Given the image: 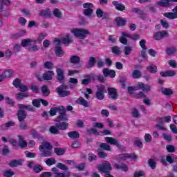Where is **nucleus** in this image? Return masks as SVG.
Returning a JSON list of instances; mask_svg holds the SVG:
<instances>
[{
	"mask_svg": "<svg viewBox=\"0 0 177 177\" xmlns=\"http://www.w3.org/2000/svg\"><path fill=\"white\" fill-rule=\"evenodd\" d=\"M170 2H177V0H160L157 2V5L161 8H169L171 6Z\"/></svg>",
	"mask_w": 177,
	"mask_h": 177,
	"instance_id": "obj_16",
	"label": "nucleus"
},
{
	"mask_svg": "<svg viewBox=\"0 0 177 177\" xmlns=\"http://www.w3.org/2000/svg\"><path fill=\"white\" fill-rule=\"evenodd\" d=\"M46 164L48 167H52V165H55L56 164V159L55 158H50L46 160Z\"/></svg>",
	"mask_w": 177,
	"mask_h": 177,
	"instance_id": "obj_51",
	"label": "nucleus"
},
{
	"mask_svg": "<svg viewBox=\"0 0 177 177\" xmlns=\"http://www.w3.org/2000/svg\"><path fill=\"white\" fill-rule=\"evenodd\" d=\"M57 73V80L59 81V84H63L66 77H64V71L60 68H56Z\"/></svg>",
	"mask_w": 177,
	"mask_h": 177,
	"instance_id": "obj_11",
	"label": "nucleus"
},
{
	"mask_svg": "<svg viewBox=\"0 0 177 177\" xmlns=\"http://www.w3.org/2000/svg\"><path fill=\"white\" fill-rule=\"evenodd\" d=\"M59 128H57V126H51L49 128V131L50 132V133H52L53 135H59Z\"/></svg>",
	"mask_w": 177,
	"mask_h": 177,
	"instance_id": "obj_45",
	"label": "nucleus"
},
{
	"mask_svg": "<svg viewBox=\"0 0 177 177\" xmlns=\"http://www.w3.org/2000/svg\"><path fill=\"white\" fill-rule=\"evenodd\" d=\"M18 138H19V147L21 149H24L25 147H27V141L26 140H24V138H23V136H18Z\"/></svg>",
	"mask_w": 177,
	"mask_h": 177,
	"instance_id": "obj_28",
	"label": "nucleus"
},
{
	"mask_svg": "<svg viewBox=\"0 0 177 177\" xmlns=\"http://www.w3.org/2000/svg\"><path fill=\"white\" fill-rule=\"evenodd\" d=\"M122 35L126 37V38H130V39H133V41H138L140 37L139 35H129L127 34V32H122Z\"/></svg>",
	"mask_w": 177,
	"mask_h": 177,
	"instance_id": "obj_29",
	"label": "nucleus"
},
{
	"mask_svg": "<svg viewBox=\"0 0 177 177\" xmlns=\"http://www.w3.org/2000/svg\"><path fill=\"white\" fill-rule=\"evenodd\" d=\"M54 51L57 57H63L66 54L62 46H55Z\"/></svg>",
	"mask_w": 177,
	"mask_h": 177,
	"instance_id": "obj_20",
	"label": "nucleus"
},
{
	"mask_svg": "<svg viewBox=\"0 0 177 177\" xmlns=\"http://www.w3.org/2000/svg\"><path fill=\"white\" fill-rule=\"evenodd\" d=\"M5 100L6 101V104L10 105V107H15V102L12 100V98L6 97Z\"/></svg>",
	"mask_w": 177,
	"mask_h": 177,
	"instance_id": "obj_57",
	"label": "nucleus"
},
{
	"mask_svg": "<svg viewBox=\"0 0 177 177\" xmlns=\"http://www.w3.org/2000/svg\"><path fill=\"white\" fill-rule=\"evenodd\" d=\"M54 64L52 62H46L44 64V68H46L47 70H52L53 68Z\"/></svg>",
	"mask_w": 177,
	"mask_h": 177,
	"instance_id": "obj_55",
	"label": "nucleus"
},
{
	"mask_svg": "<svg viewBox=\"0 0 177 177\" xmlns=\"http://www.w3.org/2000/svg\"><path fill=\"white\" fill-rule=\"evenodd\" d=\"M66 150L62 148L56 147L54 148V153L57 154V156H63L66 153Z\"/></svg>",
	"mask_w": 177,
	"mask_h": 177,
	"instance_id": "obj_42",
	"label": "nucleus"
},
{
	"mask_svg": "<svg viewBox=\"0 0 177 177\" xmlns=\"http://www.w3.org/2000/svg\"><path fill=\"white\" fill-rule=\"evenodd\" d=\"M132 77L135 80H138V78H140V77H142V73H140L139 70L136 69L133 71Z\"/></svg>",
	"mask_w": 177,
	"mask_h": 177,
	"instance_id": "obj_52",
	"label": "nucleus"
},
{
	"mask_svg": "<svg viewBox=\"0 0 177 177\" xmlns=\"http://www.w3.org/2000/svg\"><path fill=\"white\" fill-rule=\"evenodd\" d=\"M160 162L164 167H168L169 164H174L175 162V155L169 154L167 156H162L160 157Z\"/></svg>",
	"mask_w": 177,
	"mask_h": 177,
	"instance_id": "obj_4",
	"label": "nucleus"
},
{
	"mask_svg": "<svg viewBox=\"0 0 177 177\" xmlns=\"http://www.w3.org/2000/svg\"><path fill=\"white\" fill-rule=\"evenodd\" d=\"M71 32L76 38H79V39H85L86 35H91V32L84 28H75L71 30Z\"/></svg>",
	"mask_w": 177,
	"mask_h": 177,
	"instance_id": "obj_1",
	"label": "nucleus"
},
{
	"mask_svg": "<svg viewBox=\"0 0 177 177\" xmlns=\"http://www.w3.org/2000/svg\"><path fill=\"white\" fill-rule=\"evenodd\" d=\"M162 93L165 96H171V95H174V91L169 88H162Z\"/></svg>",
	"mask_w": 177,
	"mask_h": 177,
	"instance_id": "obj_41",
	"label": "nucleus"
},
{
	"mask_svg": "<svg viewBox=\"0 0 177 177\" xmlns=\"http://www.w3.org/2000/svg\"><path fill=\"white\" fill-rule=\"evenodd\" d=\"M104 140L106 143H109V145H113V146H116V147H118V149H120L121 151H125V147L120 144V142H118V141L115 138L113 137H105Z\"/></svg>",
	"mask_w": 177,
	"mask_h": 177,
	"instance_id": "obj_5",
	"label": "nucleus"
},
{
	"mask_svg": "<svg viewBox=\"0 0 177 177\" xmlns=\"http://www.w3.org/2000/svg\"><path fill=\"white\" fill-rule=\"evenodd\" d=\"M120 160H127L130 158L131 160H136L138 156L135 153H122L120 155Z\"/></svg>",
	"mask_w": 177,
	"mask_h": 177,
	"instance_id": "obj_19",
	"label": "nucleus"
},
{
	"mask_svg": "<svg viewBox=\"0 0 177 177\" xmlns=\"http://www.w3.org/2000/svg\"><path fill=\"white\" fill-rule=\"evenodd\" d=\"M97 151L100 158H106V157H107V153H106L104 151H102L100 149H97Z\"/></svg>",
	"mask_w": 177,
	"mask_h": 177,
	"instance_id": "obj_54",
	"label": "nucleus"
},
{
	"mask_svg": "<svg viewBox=\"0 0 177 177\" xmlns=\"http://www.w3.org/2000/svg\"><path fill=\"white\" fill-rule=\"evenodd\" d=\"M62 109V106L53 107L49 111V114L51 117H55L57 113H59Z\"/></svg>",
	"mask_w": 177,
	"mask_h": 177,
	"instance_id": "obj_31",
	"label": "nucleus"
},
{
	"mask_svg": "<svg viewBox=\"0 0 177 177\" xmlns=\"http://www.w3.org/2000/svg\"><path fill=\"white\" fill-rule=\"evenodd\" d=\"M18 107L19 109H24L25 110H28V111H30L32 113H35V108H34V106H32V105H26V104H19L18 105Z\"/></svg>",
	"mask_w": 177,
	"mask_h": 177,
	"instance_id": "obj_26",
	"label": "nucleus"
},
{
	"mask_svg": "<svg viewBox=\"0 0 177 177\" xmlns=\"http://www.w3.org/2000/svg\"><path fill=\"white\" fill-rule=\"evenodd\" d=\"M166 150L168 153H175L176 148L174 145H166Z\"/></svg>",
	"mask_w": 177,
	"mask_h": 177,
	"instance_id": "obj_53",
	"label": "nucleus"
},
{
	"mask_svg": "<svg viewBox=\"0 0 177 177\" xmlns=\"http://www.w3.org/2000/svg\"><path fill=\"white\" fill-rule=\"evenodd\" d=\"M41 92L44 96H49L50 95V91L48 89V86L46 85L41 86Z\"/></svg>",
	"mask_w": 177,
	"mask_h": 177,
	"instance_id": "obj_50",
	"label": "nucleus"
},
{
	"mask_svg": "<svg viewBox=\"0 0 177 177\" xmlns=\"http://www.w3.org/2000/svg\"><path fill=\"white\" fill-rule=\"evenodd\" d=\"M115 169H122L124 172H127L129 169L128 166L125 164H123L122 166L118 164H115Z\"/></svg>",
	"mask_w": 177,
	"mask_h": 177,
	"instance_id": "obj_48",
	"label": "nucleus"
},
{
	"mask_svg": "<svg viewBox=\"0 0 177 177\" xmlns=\"http://www.w3.org/2000/svg\"><path fill=\"white\" fill-rule=\"evenodd\" d=\"M99 136H106L107 135H111V131L109 129H104L102 131H99Z\"/></svg>",
	"mask_w": 177,
	"mask_h": 177,
	"instance_id": "obj_62",
	"label": "nucleus"
},
{
	"mask_svg": "<svg viewBox=\"0 0 177 177\" xmlns=\"http://www.w3.org/2000/svg\"><path fill=\"white\" fill-rule=\"evenodd\" d=\"M96 64V59L93 57H91L88 62V68H92Z\"/></svg>",
	"mask_w": 177,
	"mask_h": 177,
	"instance_id": "obj_47",
	"label": "nucleus"
},
{
	"mask_svg": "<svg viewBox=\"0 0 177 177\" xmlns=\"http://www.w3.org/2000/svg\"><path fill=\"white\" fill-rule=\"evenodd\" d=\"M112 53L116 56H120L121 55V48L118 46H113L111 48Z\"/></svg>",
	"mask_w": 177,
	"mask_h": 177,
	"instance_id": "obj_49",
	"label": "nucleus"
},
{
	"mask_svg": "<svg viewBox=\"0 0 177 177\" xmlns=\"http://www.w3.org/2000/svg\"><path fill=\"white\" fill-rule=\"evenodd\" d=\"M41 171H44V167L41 165H35L33 166V172L35 174H39V172H41Z\"/></svg>",
	"mask_w": 177,
	"mask_h": 177,
	"instance_id": "obj_46",
	"label": "nucleus"
},
{
	"mask_svg": "<svg viewBox=\"0 0 177 177\" xmlns=\"http://www.w3.org/2000/svg\"><path fill=\"white\" fill-rule=\"evenodd\" d=\"M169 37V33L167 30H161L153 33V38L155 41H161L163 38Z\"/></svg>",
	"mask_w": 177,
	"mask_h": 177,
	"instance_id": "obj_8",
	"label": "nucleus"
},
{
	"mask_svg": "<svg viewBox=\"0 0 177 177\" xmlns=\"http://www.w3.org/2000/svg\"><path fill=\"white\" fill-rule=\"evenodd\" d=\"M115 21L116 24V26L118 27H124V26H127V21L125 19L121 18L120 17H116L115 19Z\"/></svg>",
	"mask_w": 177,
	"mask_h": 177,
	"instance_id": "obj_22",
	"label": "nucleus"
},
{
	"mask_svg": "<svg viewBox=\"0 0 177 177\" xmlns=\"http://www.w3.org/2000/svg\"><path fill=\"white\" fill-rule=\"evenodd\" d=\"M15 122L10 120L6 123H4L0 126L1 131H8L11 127H15Z\"/></svg>",
	"mask_w": 177,
	"mask_h": 177,
	"instance_id": "obj_18",
	"label": "nucleus"
},
{
	"mask_svg": "<svg viewBox=\"0 0 177 177\" xmlns=\"http://www.w3.org/2000/svg\"><path fill=\"white\" fill-rule=\"evenodd\" d=\"M59 115L57 117V121L60 122H66L68 121V118L67 117V113H66V108L64 106H61V109L59 111Z\"/></svg>",
	"mask_w": 177,
	"mask_h": 177,
	"instance_id": "obj_9",
	"label": "nucleus"
},
{
	"mask_svg": "<svg viewBox=\"0 0 177 177\" xmlns=\"http://www.w3.org/2000/svg\"><path fill=\"white\" fill-rule=\"evenodd\" d=\"M68 136L71 139H78L80 138V133L77 131H70L68 133Z\"/></svg>",
	"mask_w": 177,
	"mask_h": 177,
	"instance_id": "obj_39",
	"label": "nucleus"
},
{
	"mask_svg": "<svg viewBox=\"0 0 177 177\" xmlns=\"http://www.w3.org/2000/svg\"><path fill=\"white\" fill-rule=\"evenodd\" d=\"M17 116L19 122H23L27 118V113H26V111L20 109L17 111Z\"/></svg>",
	"mask_w": 177,
	"mask_h": 177,
	"instance_id": "obj_15",
	"label": "nucleus"
},
{
	"mask_svg": "<svg viewBox=\"0 0 177 177\" xmlns=\"http://www.w3.org/2000/svg\"><path fill=\"white\" fill-rule=\"evenodd\" d=\"M138 91H142V92H150L151 91V86L144 84L143 82H138L137 84Z\"/></svg>",
	"mask_w": 177,
	"mask_h": 177,
	"instance_id": "obj_13",
	"label": "nucleus"
},
{
	"mask_svg": "<svg viewBox=\"0 0 177 177\" xmlns=\"http://www.w3.org/2000/svg\"><path fill=\"white\" fill-rule=\"evenodd\" d=\"M83 14L84 16H87L88 17H91L93 14V4L92 3H84L83 4Z\"/></svg>",
	"mask_w": 177,
	"mask_h": 177,
	"instance_id": "obj_7",
	"label": "nucleus"
},
{
	"mask_svg": "<svg viewBox=\"0 0 177 177\" xmlns=\"http://www.w3.org/2000/svg\"><path fill=\"white\" fill-rule=\"evenodd\" d=\"M76 103H77V104H81V106H84V107H86V108L89 107V102H88V101H86L82 97H79L76 100Z\"/></svg>",
	"mask_w": 177,
	"mask_h": 177,
	"instance_id": "obj_27",
	"label": "nucleus"
},
{
	"mask_svg": "<svg viewBox=\"0 0 177 177\" xmlns=\"http://www.w3.org/2000/svg\"><path fill=\"white\" fill-rule=\"evenodd\" d=\"M66 89H67V86L66 84H61L59 87L56 88L55 91L60 97H66L71 95V91H66Z\"/></svg>",
	"mask_w": 177,
	"mask_h": 177,
	"instance_id": "obj_3",
	"label": "nucleus"
},
{
	"mask_svg": "<svg viewBox=\"0 0 177 177\" xmlns=\"http://www.w3.org/2000/svg\"><path fill=\"white\" fill-rule=\"evenodd\" d=\"M147 71L151 73V74H157V66L154 64L149 65L146 68Z\"/></svg>",
	"mask_w": 177,
	"mask_h": 177,
	"instance_id": "obj_32",
	"label": "nucleus"
},
{
	"mask_svg": "<svg viewBox=\"0 0 177 177\" xmlns=\"http://www.w3.org/2000/svg\"><path fill=\"white\" fill-rule=\"evenodd\" d=\"M123 52L125 55V56H128L129 55H131V53H132V47L131 46H124V49H123Z\"/></svg>",
	"mask_w": 177,
	"mask_h": 177,
	"instance_id": "obj_56",
	"label": "nucleus"
},
{
	"mask_svg": "<svg viewBox=\"0 0 177 177\" xmlns=\"http://www.w3.org/2000/svg\"><path fill=\"white\" fill-rule=\"evenodd\" d=\"M73 39L70 37V35H66L64 38L62 39V42L64 45H70V44H72Z\"/></svg>",
	"mask_w": 177,
	"mask_h": 177,
	"instance_id": "obj_37",
	"label": "nucleus"
},
{
	"mask_svg": "<svg viewBox=\"0 0 177 177\" xmlns=\"http://www.w3.org/2000/svg\"><path fill=\"white\" fill-rule=\"evenodd\" d=\"M13 175H15V172L10 170H6L3 173V176L4 177H12Z\"/></svg>",
	"mask_w": 177,
	"mask_h": 177,
	"instance_id": "obj_63",
	"label": "nucleus"
},
{
	"mask_svg": "<svg viewBox=\"0 0 177 177\" xmlns=\"http://www.w3.org/2000/svg\"><path fill=\"white\" fill-rule=\"evenodd\" d=\"M10 1L9 0H0V12H3L5 6H9Z\"/></svg>",
	"mask_w": 177,
	"mask_h": 177,
	"instance_id": "obj_34",
	"label": "nucleus"
},
{
	"mask_svg": "<svg viewBox=\"0 0 177 177\" xmlns=\"http://www.w3.org/2000/svg\"><path fill=\"white\" fill-rule=\"evenodd\" d=\"M172 12H165L163 16L167 19H170V20H175V19H177V6L174 7Z\"/></svg>",
	"mask_w": 177,
	"mask_h": 177,
	"instance_id": "obj_12",
	"label": "nucleus"
},
{
	"mask_svg": "<svg viewBox=\"0 0 177 177\" xmlns=\"http://www.w3.org/2000/svg\"><path fill=\"white\" fill-rule=\"evenodd\" d=\"M45 149H46L47 150H52V145H50V143L49 142H44L42 145H40L39 147V150H44Z\"/></svg>",
	"mask_w": 177,
	"mask_h": 177,
	"instance_id": "obj_38",
	"label": "nucleus"
},
{
	"mask_svg": "<svg viewBox=\"0 0 177 177\" xmlns=\"http://www.w3.org/2000/svg\"><path fill=\"white\" fill-rule=\"evenodd\" d=\"M68 122H59L56 124V127L59 131H66L68 128Z\"/></svg>",
	"mask_w": 177,
	"mask_h": 177,
	"instance_id": "obj_23",
	"label": "nucleus"
},
{
	"mask_svg": "<svg viewBox=\"0 0 177 177\" xmlns=\"http://www.w3.org/2000/svg\"><path fill=\"white\" fill-rule=\"evenodd\" d=\"M69 62L71 64H78L81 62V58L78 55H73L70 57Z\"/></svg>",
	"mask_w": 177,
	"mask_h": 177,
	"instance_id": "obj_30",
	"label": "nucleus"
},
{
	"mask_svg": "<svg viewBox=\"0 0 177 177\" xmlns=\"http://www.w3.org/2000/svg\"><path fill=\"white\" fill-rule=\"evenodd\" d=\"M41 151V157H52V151L50 149H41L39 150Z\"/></svg>",
	"mask_w": 177,
	"mask_h": 177,
	"instance_id": "obj_36",
	"label": "nucleus"
},
{
	"mask_svg": "<svg viewBox=\"0 0 177 177\" xmlns=\"http://www.w3.org/2000/svg\"><path fill=\"white\" fill-rule=\"evenodd\" d=\"M24 97H28V95L24 93H19L16 95V99L17 100H23Z\"/></svg>",
	"mask_w": 177,
	"mask_h": 177,
	"instance_id": "obj_58",
	"label": "nucleus"
},
{
	"mask_svg": "<svg viewBox=\"0 0 177 177\" xmlns=\"http://www.w3.org/2000/svg\"><path fill=\"white\" fill-rule=\"evenodd\" d=\"M176 51H177V50L175 48H167L166 49V53L169 56H171V55H174V53H176Z\"/></svg>",
	"mask_w": 177,
	"mask_h": 177,
	"instance_id": "obj_64",
	"label": "nucleus"
},
{
	"mask_svg": "<svg viewBox=\"0 0 177 177\" xmlns=\"http://www.w3.org/2000/svg\"><path fill=\"white\" fill-rule=\"evenodd\" d=\"M160 75L161 77H175V75H176V72L174 71H161Z\"/></svg>",
	"mask_w": 177,
	"mask_h": 177,
	"instance_id": "obj_24",
	"label": "nucleus"
},
{
	"mask_svg": "<svg viewBox=\"0 0 177 177\" xmlns=\"http://www.w3.org/2000/svg\"><path fill=\"white\" fill-rule=\"evenodd\" d=\"M19 128L22 131H27V129H30V126H28L26 122H21L19 124Z\"/></svg>",
	"mask_w": 177,
	"mask_h": 177,
	"instance_id": "obj_60",
	"label": "nucleus"
},
{
	"mask_svg": "<svg viewBox=\"0 0 177 177\" xmlns=\"http://www.w3.org/2000/svg\"><path fill=\"white\" fill-rule=\"evenodd\" d=\"M148 165L150 167L151 169H156V168H157V158L149 159Z\"/></svg>",
	"mask_w": 177,
	"mask_h": 177,
	"instance_id": "obj_25",
	"label": "nucleus"
},
{
	"mask_svg": "<svg viewBox=\"0 0 177 177\" xmlns=\"http://www.w3.org/2000/svg\"><path fill=\"white\" fill-rule=\"evenodd\" d=\"M23 162H24V160L21 159L19 160H12L8 165L10 167V168H16V167H19V165H23Z\"/></svg>",
	"mask_w": 177,
	"mask_h": 177,
	"instance_id": "obj_17",
	"label": "nucleus"
},
{
	"mask_svg": "<svg viewBox=\"0 0 177 177\" xmlns=\"http://www.w3.org/2000/svg\"><path fill=\"white\" fill-rule=\"evenodd\" d=\"M2 73L6 78H10L13 75V71L12 70L5 71Z\"/></svg>",
	"mask_w": 177,
	"mask_h": 177,
	"instance_id": "obj_59",
	"label": "nucleus"
},
{
	"mask_svg": "<svg viewBox=\"0 0 177 177\" xmlns=\"http://www.w3.org/2000/svg\"><path fill=\"white\" fill-rule=\"evenodd\" d=\"M30 134L32 135L33 139H37L38 140H41L43 139L42 136H41V134L38 133V132H37V130H35V129H32L30 131Z\"/></svg>",
	"mask_w": 177,
	"mask_h": 177,
	"instance_id": "obj_33",
	"label": "nucleus"
},
{
	"mask_svg": "<svg viewBox=\"0 0 177 177\" xmlns=\"http://www.w3.org/2000/svg\"><path fill=\"white\" fill-rule=\"evenodd\" d=\"M132 96L134 97V99H142V97H146V94L142 91H140L139 93H133Z\"/></svg>",
	"mask_w": 177,
	"mask_h": 177,
	"instance_id": "obj_44",
	"label": "nucleus"
},
{
	"mask_svg": "<svg viewBox=\"0 0 177 177\" xmlns=\"http://www.w3.org/2000/svg\"><path fill=\"white\" fill-rule=\"evenodd\" d=\"M55 75V72L53 71H46L42 76L40 75H37L36 78H37L38 81H52L53 79V76Z\"/></svg>",
	"mask_w": 177,
	"mask_h": 177,
	"instance_id": "obj_2",
	"label": "nucleus"
},
{
	"mask_svg": "<svg viewBox=\"0 0 177 177\" xmlns=\"http://www.w3.org/2000/svg\"><path fill=\"white\" fill-rule=\"evenodd\" d=\"M112 5H113L115 9L118 10V12H124V10H127L125 5L120 3L118 1H113Z\"/></svg>",
	"mask_w": 177,
	"mask_h": 177,
	"instance_id": "obj_14",
	"label": "nucleus"
},
{
	"mask_svg": "<svg viewBox=\"0 0 177 177\" xmlns=\"http://www.w3.org/2000/svg\"><path fill=\"white\" fill-rule=\"evenodd\" d=\"M39 15L42 17H50V10L49 8L46 10H42L40 11Z\"/></svg>",
	"mask_w": 177,
	"mask_h": 177,
	"instance_id": "obj_43",
	"label": "nucleus"
},
{
	"mask_svg": "<svg viewBox=\"0 0 177 177\" xmlns=\"http://www.w3.org/2000/svg\"><path fill=\"white\" fill-rule=\"evenodd\" d=\"M127 91L130 95H133L134 91H138V84L134 86H129L127 87Z\"/></svg>",
	"mask_w": 177,
	"mask_h": 177,
	"instance_id": "obj_61",
	"label": "nucleus"
},
{
	"mask_svg": "<svg viewBox=\"0 0 177 177\" xmlns=\"http://www.w3.org/2000/svg\"><path fill=\"white\" fill-rule=\"evenodd\" d=\"M98 149H100V150H102V151H110V150H111V147H110V145H109L107 143H104V142H101L99 145Z\"/></svg>",
	"mask_w": 177,
	"mask_h": 177,
	"instance_id": "obj_35",
	"label": "nucleus"
},
{
	"mask_svg": "<svg viewBox=\"0 0 177 177\" xmlns=\"http://www.w3.org/2000/svg\"><path fill=\"white\" fill-rule=\"evenodd\" d=\"M107 91L108 95H109V99H111V100H117V99L120 97V94H118L117 88L114 87H109Z\"/></svg>",
	"mask_w": 177,
	"mask_h": 177,
	"instance_id": "obj_10",
	"label": "nucleus"
},
{
	"mask_svg": "<svg viewBox=\"0 0 177 177\" xmlns=\"http://www.w3.org/2000/svg\"><path fill=\"white\" fill-rule=\"evenodd\" d=\"M105 93H107V91L106 90V86L103 84H100L97 88V91L95 93V97L98 100H103V99H104Z\"/></svg>",
	"mask_w": 177,
	"mask_h": 177,
	"instance_id": "obj_6",
	"label": "nucleus"
},
{
	"mask_svg": "<svg viewBox=\"0 0 177 177\" xmlns=\"http://www.w3.org/2000/svg\"><path fill=\"white\" fill-rule=\"evenodd\" d=\"M30 42H34L35 44V42H37V40H34V39H23L21 41V46L23 48H26V46H27L29 44H30Z\"/></svg>",
	"mask_w": 177,
	"mask_h": 177,
	"instance_id": "obj_40",
	"label": "nucleus"
},
{
	"mask_svg": "<svg viewBox=\"0 0 177 177\" xmlns=\"http://www.w3.org/2000/svg\"><path fill=\"white\" fill-rule=\"evenodd\" d=\"M91 81H95V76L92 74L87 75L85 76V79L82 80V85H88Z\"/></svg>",
	"mask_w": 177,
	"mask_h": 177,
	"instance_id": "obj_21",
	"label": "nucleus"
}]
</instances>
